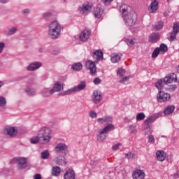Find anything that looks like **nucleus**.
<instances>
[{
	"instance_id": "f257e3e1",
	"label": "nucleus",
	"mask_w": 179,
	"mask_h": 179,
	"mask_svg": "<svg viewBox=\"0 0 179 179\" xmlns=\"http://www.w3.org/2000/svg\"><path fill=\"white\" fill-rule=\"evenodd\" d=\"M120 10L122 15L123 20L127 26H134L136 23L138 16L129 5L123 4L120 6Z\"/></svg>"
},
{
	"instance_id": "f03ea898",
	"label": "nucleus",
	"mask_w": 179,
	"mask_h": 179,
	"mask_svg": "<svg viewBox=\"0 0 179 179\" xmlns=\"http://www.w3.org/2000/svg\"><path fill=\"white\" fill-rule=\"evenodd\" d=\"M61 31H62V27L57 20L52 22L48 25V34L52 40H57V38H59L61 36Z\"/></svg>"
},
{
	"instance_id": "7ed1b4c3",
	"label": "nucleus",
	"mask_w": 179,
	"mask_h": 179,
	"mask_svg": "<svg viewBox=\"0 0 179 179\" xmlns=\"http://www.w3.org/2000/svg\"><path fill=\"white\" fill-rule=\"evenodd\" d=\"M113 121V117H112V115H106L105 117L97 118V122L99 124H106L103 129V131L106 132V135H107V133L110 131H113V129H115V126L114 124H112Z\"/></svg>"
},
{
	"instance_id": "20e7f679",
	"label": "nucleus",
	"mask_w": 179,
	"mask_h": 179,
	"mask_svg": "<svg viewBox=\"0 0 179 179\" xmlns=\"http://www.w3.org/2000/svg\"><path fill=\"white\" fill-rule=\"evenodd\" d=\"M38 136L42 138L45 143H48L51 141V129L50 128L43 127L38 131Z\"/></svg>"
},
{
	"instance_id": "39448f33",
	"label": "nucleus",
	"mask_w": 179,
	"mask_h": 179,
	"mask_svg": "<svg viewBox=\"0 0 179 179\" xmlns=\"http://www.w3.org/2000/svg\"><path fill=\"white\" fill-rule=\"evenodd\" d=\"M93 4L91 2H85L78 8V12L81 15H88L92 10Z\"/></svg>"
},
{
	"instance_id": "423d86ee",
	"label": "nucleus",
	"mask_w": 179,
	"mask_h": 179,
	"mask_svg": "<svg viewBox=\"0 0 179 179\" xmlns=\"http://www.w3.org/2000/svg\"><path fill=\"white\" fill-rule=\"evenodd\" d=\"M11 163H17V167L20 169L27 167V159L24 157H15L11 160Z\"/></svg>"
},
{
	"instance_id": "0eeeda50",
	"label": "nucleus",
	"mask_w": 179,
	"mask_h": 179,
	"mask_svg": "<svg viewBox=\"0 0 179 179\" xmlns=\"http://www.w3.org/2000/svg\"><path fill=\"white\" fill-rule=\"evenodd\" d=\"M168 50V47L166 44H161L160 47H157V48H155V50H154L152 54V58H157V57H158L159 52H162V54H164V52H166Z\"/></svg>"
},
{
	"instance_id": "6e6552de",
	"label": "nucleus",
	"mask_w": 179,
	"mask_h": 179,
	"mask_svg": "<svg viewBox=\"0 0 179 179\" xmlns=\"http://www.w3.org/2000/svg\"><path fill=\"white\" fill-rule=\"evenodd\" d=\"M171 96L169 93H166L164 91L158 92L157 96V100L159 103H163L164 101H168V100H170Z\"/></svg>"
},
{
	"instance_id": "1a4fd4ad",
	"label": "nucleus",
	"mask_w": 179,
	"mask_h": 179,
	"mask_svg": "<svg viewBox=\"0 0 179 179\" xmlns=\"http://www.w3.org/2000/svg\"><path fill=\"white\" fill-rule=\"evenodd\" d=\"M145 173L141 169H136L132 173L133 179H144Z\"/></svg>"
},
{
	"instance_id": "9d476101",
	"label": "nucleus",
	"mask_w": 179,
	"mask_h": 179,
	"mask_svg": "<svg viewBox=\"0 0 179 179\" xmlns=\"http://www.w3.org/2000/svg\"><path fill=\"white\" fill-rule=\"evenodd\" d=\"M92 101L95 103V104H98L103 99V96L99 90H94L92 95Z\"/></svg>"
},
{
	"instance_id": "9b49d317",
	"label": "nucleus",
	"mask_w": 179,
	"mask_h": 179,
	"mask_svg": "<svg viewBox=\"0 0 179 179\" xmlns=\"http://www.w3.org/2000/svg\"><path fill=\"white\" fill-rule=\"evenodd\" d=\"M66 149H68V146L64 143H59L55 148V152L56 153H62L63 155H66Z\"/></svg>"
},
{
	"instance_id": "f8f14e48",
	"label": "nucleus",
	"mask_w": 179,
	"mask_h": 179,
	"mask_svg": "<svg viewBox=\"0 0 179 179\" xmlns=\"http://www.w3.org/2000/svg\"><path fill=\"white\" fill-rule=\"evenodd\" d=\"M103 12L104 10L101 5H98V6L94 8L93 10V15L97 19H101L103 15Z\"/></svg>"
},
{
	"instance_id": "ddd939ff",
	"label": "nucleus",
	"mask_w": 179,
	"mask_h": 179,
	"mask_svg": "<svg viewBox=\"0 0 179 179\" xmlns=\"http://www.w3.org/2000/svg\"><path fill=\"white\" fill-rule=\"evenodd\" d=\"M91 36L90 30L85 29L80 34V41H87Z\"/></svg>"
},
{
	"instance_id": "4468645a",
	"label": "nucleus",
	"mask_w": 179,
	"mask_h": 179,
	"mask_svg": "<svg viewBox=\"0 0 179 179\" xmlns=\"http://www.w3.org/2000/svg\"><path fill=\"white\" fill-rule=\"evenodd\" d=\"M86 68L90 69V73L92 75H94L96 72V66L95 62H93V61L89 60L87 61L85 64Z\"/></svg>"
},
{
	"instance_id": "2eb2a0df",
	"label": "nucleus",
	"mask_w": 179,
	"mask_h": 179,
	"mask_svg": "<svg viewBox=\"0 0 179 179\" xmlns=\"http://www.w3.org/2000/svg\"><path fill=\"white\" fill-rule=\"evenodd\" d=\"M43 64L40 62H34L31 63L27 67V71H36V69H39L41 68Z\"/></svg>"
},
{
	"instance_id": "dca6fc26",
	"label": "nucleus",
	"mask_w": 179,
	"mask_h": 179,
	"mask_svg": "<svg viewBox=\"0 0 179 179\" xmlns=\"http://www.w3.org/2000/svg\"><path fill=\"white\" fill-rule=\"evenodd\" d=\"M176 79L177 76L176 73H170L169 75L164 78V85H169V83H172V82H173V80H176Z\"/></svg>"
},
{
	"instance_id": "f3484780",
	"label": "nucleus",
	"mask_w": 179,
	"mask_h": 179,
	"mask_svg": "<svg viewBox=\"0 0 179 179\" xmlns=\"http://www.w3.org/2000/svg\"><path fill=\"white\" fill-rule=\"evenodd\" d=\"M158 5H159V3L156 0L152 1V2H151L148 8L150 13H155V12H157L158 9Z\"/></svg>"
},
{
	"instance_id": "a211bd4d",
	"label": "nucleus",
	"mask_w": 179,
	"mask_h": 179,
	"mask_svg": "<svg viewBox=\"0 0 179 179\" xmlns=\"http://www.w3.org/2000/svg\"><path fill=\"white\" fill-rule=\"evenodd\" d=\"M62 90V84L59 82L55 83L52 90H50V94H54L57 92H61Z\"/></svg>"
},
{
	"instance_id": "6ab92c4d",
	"label": "nucleus",
	"mask_w": 179,
	"mask_h": 179,
	"mask_svg": "<svg viewBox=\"0 0 179 179\" xmlns=\"http://www.w3.org/2000/svg\"><path fill=\"white\" fill-rule=\"evenodd\" d=\"M4 132L10 136H15V135H16V133L17 132V130H16L15 127H8L5 128Z\"/></svg>"
},
{
	"instance_id": "aec40b11",
	"label": "nucleus",
	"mask_w": 179,
	"mask_h": 179,
	"mask_svg": "<svg viewBox=\"0 0 179 179\" xmlns=\"http://www.w3.org/2000/svg\"><path fill=\"white\" fill-rule=\"evenodd\" d=\"M156 157L157 160L163 162L166 157V153L164 150H157Z\"/></svg>"
},
{
	"instance_id": "412c9836",
	"label": "nucleus",
	"mask_w": 179,
	"mask_h": 179,
	"mask_svg": "<svg viewBox=\"0 0 179 179\" xmlns=\"http://www.w3.org/2000/svg\"><path fill=\"white\" fill-rule=\"evenodd\" d=\"M86 87V82L85 80H82L81 82H80V83L77 85L75 86L72 90L73 92H78L80 90H83L84 89H85Z\"/></svg>"
},
{
	"instance_id": "4be33fe9",
	"label": "nucleus",
	"mask_w": 179,
	"mask_h": 179,
	"mask_svg": "<svg viewBox=\"0 0 179 179\" xmlns=\"http://www.w3.org/2000/svg\"><path fill=\"white\" fill-rule=\"evenodd\" d=\"M17 33V27H13L5 31L6 36H13Z\"/></svg>"
},
{
	"instance_id": "5701e85b",
	"label": "nucleus",
	"mask_w": 179,
	"mask_h": 179,
	"mask_svg": "<svg viewBox=\"0 0 179 179\" xmlns=\"http://www.w3.org/2000/svg\"><path fill=\"white\" fill-rule=\"evenodd\" d=\"M51 174L53 177H59L61 174V168L59 166H53L52 168Z\"/></svg>"
},
{
	"instance_id": "b1692460",
	"label": "nucleus",
	"mask_w": 179,
	"mask_h": 179,
	"mask_svg": "<svg viewBox=\"0 0 179 179\" xmlns=\"http://www.w3.org/2000/svg\"><path fill=\"white\" fill-rule=\"evenodd\" d=\"M160 115H161V114H159V113L153 114V115H150V117H148V118H147V120H145V123L150 124V122H153L154 121H155V120L159 118V117H160Z\"/></svg>"
},
{
	"instance_id": "393cba45",
	"label": "nucleus",
	"mask_w": 179,
	"mask_h": 179,
	"mask_svg": "<svg viewBox=\"0 0 179 179\" xmlns=\"http://www.w3.org/2000/svg\"><path fill=\"white\" fill-rule=\"evenodd\" d=\"M155 86L159 92H162V89L164 86V79H158L155 83Z\"/></svg>"
},
{
	"instance_id": "a878e982",
	"label": "nucleus",
	"mask_w": 179,
	"mask_h": 179,
	"mask_svg": "<svg viewBox=\"0 0 179 179\" xmlns=\"http://www.w3.org/2000/svg\"><path fill=\"white\" fill-rule=\"evenodd\" d=\"M105 128H102L101 129L99 130V135L98 136V141H102L106 139L107 135L106 131H104Z\"/></svg>"
},
{
	"instance_id": "bb28decb",
	"label": "nucleus",
	"mask_w": 179,
	"mask_h": 179,
	"mask_svg": "<svg viewBox=\"0 0 179 179\" xmlns=\"http://www.w3.org/2000/svg\"><path fill=\"white\" fill-rule=\"evenodd\" d=\"M160 37H159V34H158V33H152V34H151V36H150L149 41L151 43H156L157 41H158L159 40Z\"/></svg>"
},
{
	"instance_id": "cd10ccee",
	"label": "nucleus",
	"mask_w": 179,
	"mask_h": 179,
	"mask_svg": "<svg viewBox=\"0 0 179 179\" xmlns=\"http://www.w3.org/2000/svg\"><path fill=\"white\" fill-rule=\"evenodd\" d=\"M93 56L98 60L103 59V54L101 50H96V51H94V52H93Z\"/></svg>"
},
{
	"instance_id": "c85d7f7f",
	"label": "nucleus",
	"mask_w": 179,
	"mask_h": 179,
	"mask_svg": "<svg viewBox=\"0 0 179 179\" xmlns=\"http://www.w3.org/2000/svg\"><path fill=\"white\" fill-rule=\"evenodd\" d=\"M122 58V55L120 54H112L110 57V61L113 63L118 62V61H120Z\"/></svg>"
},
{
	"instance_id": "c756f323",
	"label": "nucleus",
	"mask_w": 179,
	"mask_h": 179,
	"mask_svg": "<svg viewBox=\"0 0 179 179\" xmlns=\"http://www.w3.org/2000/svg\"><path fill=\"white\" fill-rule=\"evenodd\" d=\"M175 108H176L175 106H173V105L168 106L167 107H166L164 110V114L165 115L171 114L174 111Z\"/></svg>"
},
{
	"instance_id": "7c9ffc66",
	"label": "nucleus",
	"mask_w": 179,
	"mask_h": 179,
	"mask_svg": "<svg viewBox=\"0 0 179 179\" xmlns=\"http://www.w3.org/2000/svg\"><path fill=\"white\" fill-rule=\"evenodd\" d=\"M41 94L43 97H50L51 94V90L50 88H43L41 91Z\"/></svg>"
},
{
	"instance_id": "2f4dec72",
	"label": "nucleus",
	"mask_w": 179,
	"mask_h": 179,
	"mask_svg": "<svg viewBox=\"0 0 179 179\" xmlns=\"http://www.w3.org/2000/svg\"><path fill=\"white\" fill-rule=\"evenodd\" d=\"M72 69L74 71H80L83 69V64L81 62H77L76 64H73Z\"/></svg>"
},
{
	"instance_id": "473e14b6",
	"label": "nucleus",
	"mask_w": 179,
	"mask_h": 179,
	"mask_svg": "<svg viewBox=\"0 0 179 179\" xmlns=\"http://www.w3.org/2000/svg\"><path fill=\"white\" fill-rule=\"evenodd\" d=\"M25 92L28 96H36V90L30 87H27Z\"/></svg>"
},
{
	"instance_id": "72a5a7b5",
	"label": "nucleus",
	"mask_w": 179,
	"mask_h": 179,
	"mask_svg": "<svg viewBox=\"0 0 179 179\" xmlns=\"http://www.w3.org/2000/svg\"><path fill=\"white\" fill-rule=\"evenodd\" d=\"M41 138L40 137V136H38H38L32 137L30 139V142H31V143L36 145V144L38 143V142H40Z\"/></svg>"
},
{
	"instance_id": "f704fd0d",
	"label": "nucleus",
	"mask_w": 179,
	"mask_h": 179,
	"mask_svg": "<svg viewBox=\"0 0 179 179\" xmlns=\"http://www.w3.org/2000/svg\"><path fill=\"white\" fill-rule=\"evenodd\" d=\"M55 163L58 166H66V162L64 161L63 159H61L58 157L55 159Z\"/></svg>"
},
{
	"instance_id": "c9c22d12",
	"label": "nucleus",
	"mask_w": 179,
	"mask_h": 179,
	"mask_svg": "<svg viewBox=\"0 0 179 179\" xmlns=\"http://www.w3.org/2000/svg\"><path fill=\"white\" fill-rule=\"evenodd\" d=\"M76 173L73 169H69V179H75Z\"/></svg>"
},
{
	"instance_id": "e433bc0d",
	"label": "nucleus",
	"mask_w": 179,
	"mask_h": 179,
	"mask_svg": "<svg viewBox=\"0 0 179 179\" xmlns=\"http://www.w3.org/2000/svg\"><path fill=\"white\" fill-rule=\"evenodd\" d=\"M48 157H50V152H48V150H45L41 152L42 159H48Z\"/></svg>"
},
{
	"instance_id": "4c0bfd02",
	"label": "nucleus",
	"mask_w": 179,
	"mask_h": 179,
	"mask_svg": "<svg viewBox=\"0 0 179 179\" xmlns=\"http://www.w3.org/2000/svg\"><path fill=\"white\" fill-rule=\"evenodd\" d=\"M125 69L124 68H118L117 71V74L118 76H124L125 75Z\"/></svg>"
},
{
	"instance_id": "58836bf2",
	"label": "nucleus",
	"mask_w": 179,
	"mask_h": 179,
	"mask_svg": "<svg viewBox=\"0 0 179 179\" xmlns=\"http://www.w3.org/2000/svg\"><path fill=\"white\" fill-rule=\"evenodd\" d=\"M164 26L163 22H159L155 26H154L155 30H161Z\"/></svg>"
},
{
	"instance_id": "ea45409f",
	"label": "nucleus",
	"mask_w": 179,
	"mask_h": 179,
	"mask_svg": "<svg viewBox=\"0 0 179 179\" xmlns=\"http://www.w3.org/2000/svg\"><path fill=\"white\" fill-rule=\"evenodd\" d=\"M145 117V115L144 113H138V114H137L136 115V120L138 121H141L142 120H144Z\"/></svg>"
},
{
	"instance_id": "a19ab883",
	"label": "nucleus",
	"mask_w": 179,
	"mask_h": 179,
	"mask_svg": "<svg viewBox=\"0 0 179 179\" xmlns=\"http://www.w3.org/2000/svg\"><path fill=\"white\" fill-rule=\"evenodd\" d=\"M173 31L176 32V38L178 33H179V23H174L173 24Z\"/></svg>"
},
{
	"instance_id": "79ce46f5",
	"label": "nucleus",
	"mask_w": 179,
	"mask_h": 179,
	"mask_svg": "<svg viewBox=\"0 0 179 179\" xmlns=\"http://www.w3.org/2000/svg\"><path fill=\"white\" fill-rule=\"evenodd\" d=\"M176 31H174V26H173V31H172V33H171V35H170V41H174V40H176Z\"/></svg>"
},
{
	"instance_id": "37998d69",
	"label": "nucleus",
	"mask_w": 179,
	"mask_h": 179,
	"mask_svg": "<svg viewBox=\"0 0 179 179\" xmlns=\"http://www.w3.org/2000/svg\"><path fill=\"white\" fill-rule=\"evenodd\" d=\"M5 106H6V99L0 96V107H5Z\"/></svg>"
},
{
	"instance_id": "c03bdc74",
	"label": "nucleus",
	"mask_w": 179,
	"mask_h": 179,
	"mask_svg": "<svg viewBox=\"0 0 179 179\" xmlns=\"http://www.w3.org/2000/svg\"><path fill=\"white\" fill-rule=\"evenodd\" d=\"M89 115L90 117H91V118H96L97 113H96V111H94V110H92L89 112Z\"/></svg>"
},
{
	"instance_id": "a18cd8bd",
	"label": "nucleus",
	"mask_w": 179,
	"mask_h": 179,
	"mask_svg": "<svg viewBox=\"0 0 179 179\" xmlns=\"http://www.w3.org/2000/svg\"><path fill=\"white\" fill-rule=\"evenodd\" d=\"M125 42L127 43V44L129 46L134 45V44H135L136 41L135 40H131L129 38H127L125 40Z\"/></svg>"
},
{
	"instance_id": "49530a36",
	"label": "nucleus",
	"mask_w": 179,
	"mask_h": 179,
	"mask_svg": "<svg viewBox=\"0 0 179 179\" xmlns=\"http://www.w3.org/2000/svg\"><path fill=\"white\" fill-rule=\"evenodd\" d=\"M148 141L150 142V143H155V139L153 135H149L148 136Z\"/></svg>"
},
{
	"instance_id": "de8ad7c7",
	"label": "nucleus",
	"mask_w": 179,
	"mask_h": 179,
	"mask_svg": "<svg viewBox=\"0 0 179 179\" xmlns=\"http://www.w3.org/2000/svg\"><path fill=\"white\" fill-rule=\"evenodd\" d=\"M130 76H124V78H122L120 79V83H125L127 80H129Z\"/></svg>"
},
{
	"instance_id": "09e8293b",
	"label": "nucleus",
	"mask_w": 179,
	"mask_h": 179,
	"mask_svg": "<svg viewBox=\"0 0 179 179\" xmlns=\"http://www.w3.org/2000/svg\"><path fill=\"white\" fill-rule=\"evenodd\" d=\"M120 146H122V143H116V145L112 146V149L113 150H117V149H119Z\"/></svg>"
},
{
	"instance_id": "8fccbe9b",
	"label": "nucleus",
	"mask_w": 179,
	"mask_h": 179,
	"mask_svg": "<svg viewBox=\"0 0 179 179\" xmlns=\"http://www.w3.org/2000/svg\"><path fill=\"white\" fill-rule=\"evenodd\" d=\"M101 83V79H100V78H95L94 79V83L95 84V85H99V83Z\"/></svg>"
},
{
	"instance_id": "3c124183",
	"label": "nucleus",
	"mask_w": 179,
	"mask_h": 179,
	"mask_svg": "<svg viewBox=\"0 0 179 179\" xmlns=\"http://www.w3.org/2000/svg\"><path fill=\"white\" fill-rule=\"evenodd\" d=\"M50 16H51V13H45L43 14V17H44V19H48Z\"/></svg>"
},
{
	"instance_id": "603ef678",
	"label": "nucleus",
	"mask_w": 179,
	"mask_h": 179,
	"mask_svg": "<svg viewBox=\"0 0 179 179\" xmlns=\"http://www.w3.org/2000/svg\"><path fill=\"white\" fill-rule=\"evenodd\" d=\"M3 48H5V43L0 42V54L3 51Z\"/></svg>"
},
{
	"instance_id": "864d4df0",
	"label": "nucleus",
	"mask_w": 179,
	"mask_h": 179,
	"mask_svg": "<svg viewBox=\"0 0 179 179\" xmlns=\"http://www.w3.org/2000/svg\"><path fill=\"white\" fill-rule=\"evenodd\" d=\"M126 157L131 159V157H134V154L131 152H129V153H126Z\"/></svg>"
},
{
	"instance_id": "5fc2aeb1",
	"label": "nucleus",
	"mask_w": 179,
	"mask_h": 179,
	"mask_svg": "<svg viewBox=\"0 0 179 179\" xmlns=\"http://www.w3.org/2000/svg\"><path fill=\"white\" fill-rule=\"evenodd\" d=\"M34 179H41V175L40 173H36L34 176Z\"/></svg>"
},
{
	"instance_id": "6e6d98bb",
	"label": "nucleus",
	"mask_w": 179,
	"mask_h": 179,
	"mask_svg": "<svg viewBox=\"0 0 179 179\" xmlns=\"http://www.w3.org/2000/svg\"><path fill=\"white\" fill-rule=\"evenodd\" d=\"M113 1V0H102V2H103L104 3H110Z\"/></svg>"
},
{
	"instance_id": "4d7b16f0",
	"label": "nucleus",
	"mask_w": 179,
	"mask_h": 179,
	"mask_svg": "<svg viewBox=\"0 0 179 179\" xmlns=\"http://www.w3.org/2000/svg\"><path fill=\"white\" fill-rule=\"evenodd\" d=\"M22 12L24 14L30 13V10L29 9H24L22 10Z\"/></svg>"
},
{
	"instance_id": "13d9d810",
	"label": "nucleus",
	"mask_w": 179,
	"mask_h": 179,
	"mask_svg": "<svg viewBox=\"0 0 179 179\" xmlns=\"http://www.w3.org/2000/svg\"><path fill=\"white\" fill-rule=\"evenodd\" d=\"M68 94V91H65L63 93L59 94V96H66Z\"/></svg>"
},
{
	"instance_id": "bf43d9fd",
	"label": "nucleus",
	"mask_w": 179,
	"mask_h": 179,
	"mask_svg": "<svg viewBox=\"0 0 179 179\" xmlns=\"http://www.w3.org/2000/svg\"><path fill=\"white\" fill-rule=\"evenodd\" d=\"M178 177H179V170H178V172H176V173L174 174L175 178H178Z\"/></svg>"
},
{
	"instance_id": "052dcab7",
	"label": "nucleus",
	"mask_w": 179,
	"mask_h": 179,
	"mask_svg": "<svg viewBox=\"0 0 179 179\" xmlns=\"http://www.w3.org/2000/svg\"><path fill=\"white\" fill-rule=\"evenodd\" d=\"M177 86L173 85L171 87H170L169 90L173 91L176 89Z\"/></svg>"
},
{
	"instance_id": "680f3d73",
	"label": "nucleus",
	"mask_w": 179,
	"mask_h": 179,
	"mask_svg": "<svg viewBox=\"0 0 179 179\" xmlns=\"http://www.w3.org/2000/svg\"><path fill=\"white\" fill-rule=\"evenodd\" d=\"M64 179H68V171H66V172H65Z\"/></svg>"
},
{
	"instance_id": "e2e57ef3",
	"label": "nucleus",
	"mask_w": 179,
	"mask_h": 179,
	"mask_svg": "<svg viewBox=\"0 0 179 179\" xmlns=\"http://www.w3.org/2000/svg\"><path fill=\"white\" fill-rule=\"evenodd\" d=\"M0 2H1V3H6L8 0H0Z\"/></svg>"
},
{
	"instance_id": "0e129e2a",
	"label": "nucleus",
	"mask_w": 179,
	"mask_h": 179,
	"mask_svg": "<svg viewBox=\"0 0 179 179\" xmlns=\"http://www.w3.org/2000/svg\"><path fill=\"white\" fill-rule=\"evenodd\" d=\"M39 52H44V48H39Z\"/></svg>"
},
{
	"instance_id": "69168bd1",
	"label": "nucleus",
	"mask_w": 179,
	"mask_h": 179,
	"mask_svg": "<svg viewBox=\"0 0 179 179\" xmlns=\"http://www.w3.org/2000/svg\"><path fill=\"white\" fill-rule=\"evenodd\" d=\"M3 86V82L0 81V87H2Z\"/></svg>"
},
{
	"instance_id": "338daca9",
	"label": "nucleus",
	"mask_w": 179,
	"mask_h": 179,
	"mask_svg": "<svg viewBox=\"0 0 179 179\" xmlns=\"http://www.w3.org/2000/svg\"><path fill=\"white\" fill-rule=\"evenodd\" d=\"M69 92H71V90H69Z\"/></svg>"
},
{
	"instance_id": "774afa93",
	"label": "nucleus",
	"mask_w": 179,
	"mask_h": 179,
	"mask_svg": "<svg viewBox=\"0 0 179 179\" xmlns=\"http://www.w3.org/2000/svg\"><path fill=\"white\" fill-rule=\"evenodd\" d=\"M131 132H134V131H132V129H131Z\"/></svg>"
}]
</instances>
